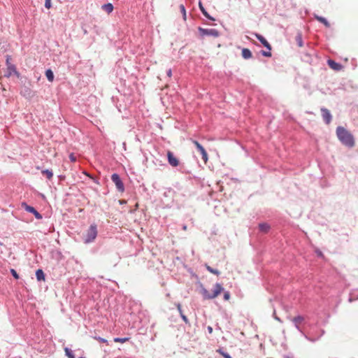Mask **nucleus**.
I'll use <instances>...</instances> for the list:
<instances>
[{"label":"nucleus","instance_id":"f257e3e1","mask_svg":"<svg viewBox=\"0 0 358 358\" xmlns=\"http://www.w3.org/2000/svg\"><path fill=\"white\" fill-rule=\"evenodd\" d=\"M336 136L338 140L345 146L353 148L355 141L353 135L343 127H338L336 128Z\"/></svg>","mask_w":358,"mask_h":358},{"label":"nucleus","instance_id":"f03ea898","mask_svg":"<svg viewBox=\"0 0 358 358\" xmlns=\"http://www.w3.org/2000/svg\"><path fill=\"white\" fill-rule=\"evenodd\" d=\"M223 291V287L219 283H216L214 286L213 292L210 294L205 287H201V294L203 299H213L216 298Z\"/></svg>","mask_w":358,"mask_h":358},{"label":"nucleus","instance_id":"7ed1b4c3","mask_svg":"<svg viewBox=\"0 0 358 358\" xmlns=\"http://www.w3.org/2000/svg\"><path fill=\"white\" fill-rule=\"evenodd\" d=\"M97 236V229L95 224H92L84 234V242L89 243L94 241Z\"/></svg>","mask_w":358,"mask_h":358},{"label":"nucleus","instance_id":"20e7f679","mask_svg":"<svg viewBox=\"0 0 358 358\" xmlns=\"http://www.w3.org/2000/svg\"><path fill=\"white\" fill-rule=\"evenodd\" d=\"M111 180L115 183L116 188L118 191L120 192H123L124 191V184L120 177V176L117 173H113L111 176Z\"/></svg>","mask_w":358,"mask_h":358},{"label":"nucleus","instance_id":"39448f33","mask_svg":"<svg viewBox=\"0 0 358 358\" xmlns=\"http://www.w3.org/2000/svg\"><path fill=\"white\" fill-rule=\"evenodd\" d=\"M199 31L201 36H211L215 38L218 37L220 34L217 29H203L201 27H199Z\"/></svg>","mask_w":358,"mask_h":358},{"label":"nucleus","instance_id":"423d86ee","mask_svg":"<svg viewBox=\"0 0 358 358\" xmlns=\"http://www.w3.org/2000/svg\"><path fill=\"white\" fill-rule=\"evenodd\" d=\"M192 142L195 145L198 151L200 152L201 155H202V159L203 160L204 163L206 164L208 160V157L204 148L196 141L192 140Z\"/></svg>","mask_w":358,"mask_h":358},{"label":"nucleus","instance_id":"0eeeda50","mask_svg":"<svg viewBox=\"0 0 358 358\" xmlns=\"http://www.w3.org/2000/svg\"><path fill=\"white\" fill-rule=\"evenodd\" d=\"M13 74L16 75L17 77L20 76V73L17 71L15 66L13 64H8L5 76L10 77Z\"/></svg>","mask_w":358,"mask_h":358},{"label":"nucleus","instance_id":"6e6552de","mask_svg":"<svg viewBox=\"0 0 358 358\" xmlns=\"http://www.w3.org/2000/svg\"><path fill=\"white\" fill-rule=\"evenodd\" d=\"M167 157L168 162L171 166L176 167L179 165V160L173 155L171 151H168Z\"/></svg>","mask_w":358,"mask_h":358},{"label":"nucleus","instance_id":"1a4fd4ad","mask_svg":"<svg viewBox=\"0 0 358 358\" xmlns=\"http://www.w3.org/2000/svg\"><path fill=\"white\" fill-rule=\"evenodd\" d=\"M321 112L323 120L325 121L327 124H329L331 120V115L329 110H327V108H322Z\"/></svg>","mask_w":358,"mask_h":358},{"label":"nucleus","instance_id":"9d476101","mask_svg":"<svg viewBox=\"0 0 358 358\" xmlns=\"http://www.w3.org/2000/svg\"><path fill=\"white\" fill-rule=\"evenodd\" d=\"M255 37L262 43V45L266 48L268 50H271V46L268 43V42L263 37L262 35L259 34H255Z\"/></svg>","mask_w":358,"mask_h":358},{"label":"nucleus","instance_id":"9b49d317","mask_svg":"<svg viewBox=\"0 0 358 358\" xmlns=\"http://www.w3.org/2000/svg\"><path fill=\"white\" fill-rule=\"evenodd\" d=\"M327 64L329 65V66L334 69V70H336V71H339L341 69V65L337 62H336L334 60H331V59H329L327 61Z\"/></svg>","mask_w":358,"mask_h":358},{"label":"nucleus","instance_id":"f8f14e48","mask_svg":"<svg viewBox=\"0 0 358 358\" xmlns=\"http://www.w3.org/2000/svg\"><path fill=\"white\" fill-rule=\"evenodd\" d=\"M242 57L246 59L251 58L252 57L251 51L248 48H243L242 50Z\"/></svg>","mask_w":358,"mask_h":358},{"label":"nucleus","instance_id":"ddd939ff","mask_svg":"<svg viewBox=\"0 0 358 358\" xmlns=\"http://www.w3.org/2000/svg\"><path fill=\"white\" fill-rule=\"evenodd\" d=\"M102 9L109 14L113 10V6L110 3H106L102 6Z\"/></svg>","mask_w":358,"mask_h":358},{"label":"nucleus","instance_id":"4468645a","mask_svg":"<svg viewBox=\"0 0 358 358\" xmlns=\"http://www.w3.org/2000/svg\"><path fill=\"white\" fill-rule=\"evenodd\" d=\"M36 276L38 281L45 280V274L41 269H38L36 272Z\"/></svg>","mask_w":358,"mask_h":358},{"label":"nucleus","instance_id":"2eb2a0df","mask_svg":"<svg viewBox=\"0 0 358 358\" xmlns=\"http://www.w3.org/2000/svg\"><path fill=\"white\" fill-rule=\"evenodd\" d=\"M199 8H200V10H201L202 13L203 14V15L205 17H206L207 18H208V19H210L211 20H215L214 18H213L211 16L209 15V14L206 11V10H205L203 6H202L201 3H199Z\"/></svg>","mask_w":358,"mask_h":358},{"label":"nucleus","instance_id":"dca6fc26","mask_svg":"<svg viewBox=\"0 0 358 358\" xmlns=\"http://www.w3.org/2000/svg\"><path fill=\"white\" fill-rule=\"evenodd\" d=\"M315 18L320 22H322V24H324V25L326 27H330V24L329 22L323 17H320V16H316Z\"/></svg>","mask_w":358,"mask_h":358},{"label":"nucleus","instance_id":"f3484780","mask_svg":"<svg viewBox=\"0 0 358 358\" xmlns=\"http://www.w3.org/2000/svg\"><path fill=\"white\" fill-rule=\"evenodd\" d=\"M259 228L260 231L266 233V232H267L268 231L270 227L266 223H262V224H259Z\"/></svg>","mask_w":358,"mask_h":358},{"label":"nucleus","instance_id":"a211bd4d","mask_svg":"<svg viewBox=\"0 0 358 358\" xmlns=\"http://www.w3.org/2000/svg\"><path fill=\"white\" fill-rule=\"evenodd\" d=\"M45 76H46L48 80L50 82H52L53 81V80H54V74H53V72L52 71V70L48 69L45 71Z\"/></svg>","mask_w":358,"mask_h":358},{"label":"nucleus","instance_id":"6ab92c4d","mask_svg":"<svg viewBox=\"0 0 358 358\" xmlns=\"http://www.w3.org/2000/svg\"><path fill=\"white\" fill-rule=\"evenodd\" d=\"M22 206L29 213H34L36 210L34 207L27 205L26 203H22Z\"/></svg>","mask_w":358,"mask_h":358},{"label":"nucleus","instance_id":"aec40b11","mask_svg":"<svg viewBox=\"0 0 358 358\" xmlns=\"http://www.w3.org/2000/svg\"><path fill=\"white\" fill-rule=\"evenodd\" d=\"M205 266H206V269L210 273H211L213 274H215V275H220V271L218 270L213 268L212 267H210L208 264H206Z\"/></svg>","mask_w":358,"mask_h":358},{"label":"nucleus","instance_id":"412c9836","mask_svg":"<svg viewBox=\"0 0 358 358\" xmlns=\"http://www.w3.org/2000/svg\"><path fill=\"white\" fill-rule=\"evenodd\" d=\"M41 173L43 175L45 176L49 180H50L53 176L52 172L50 170H43Z\"/></svg>","mask_w":358,"mask_h":358},{"label":"nucleus","instance_id":"4be33fe9","mask_svg":"<svg viewBox=\"0 0 358 358\" xmlns=\"http://www.w3.org/2000/svg\"><path fill=\"white\" fill-rule=\"evenodd\" d=\"M216 352L220 354L224 358H232L228 353L224 352L222 348L217 349Z\"/></svg>","mask_w":358,"mask_h":358},{"label":"nucleus","instance_id":"5701e85b","mask_svg":"<svg viewBox=\"0 0 358 358\" xmlns=\"http://www.w3.org/2000/svg\"><path fill=\"white\" fill-rule=\"evenodd\" d=\"M295 39H296V41L299 47H302L303 46V41H302L301 34H298L296 35Z\"/></svg>","mask_w":358,"mask_h":358},{"label":"nucleus","instance_id":"b1692460","mask_svg":"<svg viewBox=\"0 0 358 358\" xmlns=\"http://www.w3.org/2000/svg\"><path fill=\"white\" fill-rule=\"evenodd\" d=\"M129 340V338L125 337V338H115L114 341L115 343H124Z\"/></svg>","mask_w":358,"mask_h":358},{"label":"nucleus","instance_id":"393cba45","mask_svg":"<svg viewBox=\"0 0 358 358\" xmlns=\"http://www.w3.org/2000/svg\"><path fill=\"white\" fill-rule=\"evenodd\" d=\"M65 354L69 358H75L72 351L68 348H64Z\"/></svg>","mask_w":358,"mask_h":358},{"label":"nucleus","instance_id":"a878e982","mask_svg":"<svg viewBox=\"0 0 358 358\" xmlns=\"http://www.w3.org/2000/svg\"><path fill=\"white\" fill-rule=\"evenodd\" d=\"M303 320V318L301 316H297L293 319V321L294 322L296 325H297L298 324H300Z\"/></svg>","mask_w":358,"mask_h":358},{"label":"nucleus","instance_id":"bb28decb","mask_svg":"<svg viewBox=\"0 0 358 358\" xmlns=\"http://www.w3.org/2000/svg\"><path fill=\"white\" fill-rule=\"evenodd\" d=\"M180 10L181 13H182L184 20H186V10H185V6L182 4H181L180 6Z\"/></svg>","mask_w":358,"mask_h":358},{"label":"nucleus","instance_id":"cd10ccee","mask_svg":"<svg viewBox=\"0 0 358 358\" xmlns=\"http://www.w3.org/2000/svg\"><path fill=\"white\" fill-rule=\"evenodd\" d=\"M10 273L12 274V275L15 278V279H18L19 278V275L17 274V273L16 272V271L13 268H12L10 270Z\"/></svg>","mask_w":358,"mask_h":358},{"label":"nucleus","instance_id":"c85d7f7f","mask_svg":"<svg viewBox=\"0 0 358 358\" xmlns=\"http://www.w3.org/2000/svg\"><path fill=\"white\" fill-rule=\"evenodd\" d=\"M34 216L36 217V219L38 220H41L42 219V215L36 210L34 213Z\"/></svg>","mask_w":358,"mask_h":358},{"label":"nucleus","instance_id":"c756f323","mask_svg":"<svg viewBox=\"0 0 358 358\" xmlns=\"http://www.w3.org/2000/svg\"><path fill=\"white\" fill-rule=\"evenodd\" d=\"M51 0H45V6L46 8L49 9L51 8Z\"/></svg>","mask_w":358,"mask_h":358},{"label":"nucleus","instance_id":"7c9ffc66","mask_svg":"<svg viewBox=\"0 0 358 358\" xmlns=\"http://www.w3.org/2000/svg\"><path fill=\"white\" fill-rule=\"evenodd\" d=\"M94 338L97 341H99V342H101V343H107L108 341L107 340L104 339V338H102L101 337H94Z\"/></svg>","mask_w":358,"mask_h":358},{"label":"nucleus","instance_id":"2f4dec72","mask_svg":"<svg viewBox=\"0 0 358 358\" xmlns=\"http://www.w3.org/2000/svg\"><path fill=\"white\" fill-rule=\"evenodd\" d=\"M230 299V294L229 292H226L224 294V299L228 301Z\"/></svg>","mask_w":358,"mask_h":358},{"label":"nucleus","instance_id":"473e14b6","mask_svg":"<svg viewBox=\"0 0 358 358\" xmlns=\"http://www.w3.org/2000/svg\"><path fill=\"white\" fill-rule=\"evenodd\" d=\"M262 55L265 57H271V50H268V52L263 51Z\"/></svg>","mask_w":358,"mask_h":358},{"label":"nucleus","instance_id":"72a5a7b5","mask_svg":"<svg viewBox=\"0 0 358 358\" xmlns=\"http://www.w3.org/2000/svg\"><path fill=\"white\" fill-rule=\"evenodd\" d=\"M69 159L73 162L76 161V156L73 153L70 154Z\"/></svg>","mask_w":358,"mask_h":358},{"label":"nucleus","instance_id":"f704fd0d","mask_svg":"<svg viewBox=\"0 0 358 358\" xmlns=\"http://www.w3.org/2000/svg\"><path fill=\"white\" fill-rule=\"evenodd\" d=\"M11 57L10 55L6 56V66H8V64H11L10 62Z\"/></svg>","mask_w":358,"mask_h":358},{"label":"nucleus","instance_id":"c9c22d12","mask_svg":"<svg viewBox=\"0 0 358 358\" xmlns=\"http://www.w3.org/2000/svg\"><path fill=\"white\" fill-rule=\"evenodd\" d=\"M176 306H177V309L178 310V311H179V313H180V315H182V307H181L180 303H178V304L176 305Z\"/></svg>","mask_w":358,"mask_h":358},{"label":"nucleus","instance_id":"e433bc0d","mask_svg":"<svg viewBox=\"0 0 358 358\" xmlns=\"http://www.w3.org/2000/svg\"><path fill=\"white\" fill-rule=\"evenodd\" d=\"M180 316L185 323H188V319L183 313H182V315H180Z\"/></svg>","mask_w":358,"mask_h":358},{"label":"nucleus","instance_id":"4c0bfd02","mask_svg":"<svg viewBox=\"0 0 358 358\" xmlns=\"http://www.w3.org/2000/svg\"><path fill=\"white\" fill-rule=\"evenodd\" d=\"M167 75H168V76H169V77H171V75H172V72H171V69H169V70L167 71Z\"/></svg>","mask_w":358,"mask_h":358},{"label":"nucleus","instance_id":"58836bf2","mask_svg":"<svg viewBox=\"0 0 358 358\" xmlns=\"http://www.w3.org/2000/svg\"><path fill=\"white\" fill-rule=\"evenodd\" d=\"M208 331H209L210 333H212V331H213V329H212V327H208Z\"/></svg>","mask_w":358,"mask_h":358},{"label":"nucleus","instance_id":"ea45409f","mask_svg":"<svg viewBox=\"0 0 358 358\" xmlns=\"http://www.w3.org/2000/svg\"><path fill=\"white\" fill-rule=\"evenodd\" d=\"M182 229H183L184 231H186V230L187 229V227L186 225H184V226L182 227Z\"/></svg>","mask_w":358,"mask_h":358},{"label":"nucleus","instance_id":"a19ab883","mask_svg":"<svg viewBox=\"0 0 358 358\" xmlns=\"http://www.w3.org/2000/svg\"><path fill=\"white\" fill-rule=\"evenodd\" d=\"M120 203H122H122H126V201H124V200H120Z\"/></svg>","mask_w":358,"mask_h":358},{"label":"nucleus","instance_id":"79ce46f5","mask_svg":"<svg viewBox=\"0 0 358 358\" xmlns=\"http://www.w3.org/2000/svg\"><path fill=\"white\" fill-rule=\"evenodd\" d=\"M138 203H137L135 205V210L138 209Z\"/></svg>","mask_w":358,"mask_h":358},{"label":"nucleus","instance_id":"37998d69","mask_svg":"<svg viewBox=\"0 0 358 358\" xmlns=\"http://www.w3.org/2000/svg\"><path fill=\"white\" fill-rule=\"evenodd\" d=\"M318 255L322 256V252H318Z\"/></svg>","mask_w":358,"mask_h":358},{"label":"nucleus","instance_id":"c03bdc74","mask_svg":"<svg viewBox=\"0 0 358 358\" xmlns=\"http://www.w3.org/2000/svg\"><path fill=\"white\" fill-rule=\"evenodd\" d=\"M286 358H290V357H287Z\"/></svg>","mask_w":358,"mask_h":358},{"label":"nucleus","instance_id":"a18cd8bd","mask_svg":"<svg viewBox=\"0 0 358 358\" xmlns=\"http://www.w3.org/2000/svg\"><path fill=\"white\" fill-rule=\"evenodd\" d=\"M80 358H84V357H80Z\"/></svg>","mask_w":358,"mask_h":358}]
</instances>
